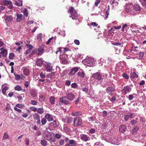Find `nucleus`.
<instances>
[{"mask_svg":"<svg viewBox=\"0 0 146 146\" xmlns=\"http://www.w3.org/2000/svg\"><path fill=\"white\" fill-rule=\"evenodd\" d=\"M126 7V12L132 15H136V12L139 11L141 9V7L139 5L136 4L133 5L132 3L128 4Z\"/></svg>","mask_w":146,"mask_h":146,"instance_id":"f257e3e1","label":"nucleus"},{"mask_svg":"<svg viewBox=\"0 0 146 146\" xmlns=\"http://www.w3.org/2000/svg\"><path fill=\"white\" fill-rule=\"evenodd\" d=\"M82 62L84 64L90 67L94 66L95 65L94 59L92 58L86 57L82 61Z\"/></svg>","mask_w":146,"mask_h":146,"instance_id":"f03ea898","label":"nucleus"},{"mask_svg":"<svg viewBox=\"0 0 146 146\" xmlns=\"http://www.w3.org/2000/svg\"><path fill=\"white\" fill-rule=\"evenodd\" d=\"M68 12L71 13L70 17H72L73 19H78V14L76 11L72 7H70Z\"/></svg>","mask_w":146,"mask_h":146,"instance_id":"7ed1b4c3","label":"nucleus"},{"mask_svg":"<svg viewBox=\"0 0 146 146\" xmlns=\"http://www.w3.org/2000/svg\"><path fill=\"white\" fill-rule=\"evenodd\" d=\"M58 105L62 106L63 104L66 105L69 104H71V103L68 100L66 96L64 97H62L59 98V101L58 102Z\"/></svg>","mask_w":146,"mask_h":146,"instance_id":"20e7f679","label":"nucleus"},{"mask_svg":"<svg viewBox=\"0 0 146 146\" xmlns=\"http://www.w3.org/2000/svg\"><path fill=\"white\" fill-rule=\"evenodd\" d=\"M115 85L114 84H113L112 86L108 87L106 90V92L110 96H112L113 92L115 90Z\"/></svg>","mask_w":146,"mask_h":146,"instance_id":"39448f33","label":"nucleus"},{"mask_svg":"<svg viewBox=\"0 0 146 146\" xmlns=\"http://www.w3.org/2000/svg\"><path fill=\"white\" fill-rule=\"evenodd\" d=\"M33 117L37 125L39 126L41 125L40 115L36 113H34L33 115Z\"/></svg>","mask_w":146,"mask_h":146,"instance_id":"423d86ee","label":"nucleus"},{"mask_svg":"<svg viewBox=\"0 0 146 146\" xmlns=\"http://www.w3.org/2000/svg\"><path fill=\"white\" fill-rule=\"evenodd\" d=\"M7 25L9 27L12 24L13 19V17L11 16H6L4 17Z\"/></svg>","mask_w":146,"mask_h":146,"instance_id":"0eeeda50","label":"nucleus"},{"mask_svg":"<svg viewBox=\"0 0 146 146\" xmlns=\"http://www.w3.org/2000/svg\"><path fill=\"white\" fill-rule=\"evenodd\" d=\"M102 75H101L100 72H97L93 74L92 75V77L98 81L100 83L103 80V79H102Z\"/></svg>","mask_w":146,"mask_h":146,"instance_id":"6e6552de","label":"nucleus"},{"mask_svg":"<svg viewBox=\"0 0 146 146\" xmlns=\"http://www.w3.org/2000/svg\"><path fill=\"white\" fill-rule=\"evenodd\" d=\"M73 123L75 127L80 126L82 124V119L79 117L74 118Z\"/></svg>","mask_w":146,"mask_h":146,"instance_id":"1a4fd4ad","label":"nucleus"},{"mask_svg":"<svg viewBox=\"0 0 146 146\" xmlns=\"http://www.w3.org/2000/svg\"><path fill=\"white\" fill-rule=\"evenodd\" d=\"M112 61L111 58H108L106 59L103 60L102 64V66L106 67L110 65Z\"/></svg>","mask_w":146,"mask_h":146,"instance_id":"9d476101","label":"nucleus"},{"mask_svg":"<svg viewBox=\"0 0 146 146\" xmlns=\"http://www.w3.org/2000/svg\"><path fill=\"white\" fill-rule=\"evenodd\" d=\"M80 137L81 139L84 141L87 142L90 140V138L89 136L85 134H82Z\"/></svg>","mask_w":146,"mask_h":146,"instance_id":"9b49d317","label":"nucleus"},{"mask_svg":"<svg viewBox=\"0 0 146 146\" xmlns=\"http://www.w3.org/2000/svg\"><path fill=\"white\" fill-rule=\"evenodd\" d=\"M62 120L64 122L70 124L72 122L73 118L71 117H65L62 118Z\"/></svg>","mask_w":146,"mask_h":146,"instance_id":"f8f14e48","label":"nucleus"},{"mask_svg":"<svg viewBox=\"0 0 146 146\" xmlns=\"http://www.w3.org/2000/svg\"><path fill=\"white\" fill-rule=\"evenodd\" d=\"M60 58L63 63L66 64L67 62L68 58L66 55L65 54L63 55L62 56L61 55L60 56Z\"/></svg>","mask_w":146,"mask_h":146,"instance_id":"ddd939ff","label":"nucleus"},{"mask_svg":"<svg viewBox=\"0 0 146 146\" xmlns=\"http://www.w3.org/2000/svg\"><path fill=\"white\" fill-rule=\"evenodd\" d=\"M67 99L69 102L72 101L75 98V96L72 93H69L67 94L66 96Z\"/></svg>","mask_w":146,"mask_h":146,"instance_id":"4468645a","label":"nucleus"},{"mask_svg":"<svg viewBox=\"0 0 146 146\" xmlns=\"http://www.w3.org/2000/svg\"><path fill=\"white\" fill-rule=\"evenodd\" d=\"M131 88L129 86H127L123 87L122 91L125 94H126L131 92Z\"/></svg>","mask_w":146,"mask_h":146,"instance_id":"2eb2a0df","label":"nucleus"},{"mask_svg":"<svg viewBox=\"0 0 146 146\" xmlns=\"http://www.w3.org/2000/svg\"><path fill=\"white\" fill-rule=\"evenodd\" d=\"M44 117L48 122H50L53 120V116L48 113H47L45 115Z\"/></svg>","mask_w":146,"mask_h":146,"instance_id":"dca6fc26","label":"nucleus"},{"mask_svg":"<svg viewBox=\"0 0 146 146\" xmlns=\"http://www.w3.org/2000/svg\"><path fill=\"white\" fill-rule=\"evenodd\" d=\"M52 134L53 135H54V133H50L48 132L47 133L45 134L44 137L45 139L48 141H50V140L52 137Z\"/></svg>","mask_w":146,"mask_h":146,"instance_id":"f3484780","label":"nucleus"},{"mask_svg":"<svg viewBox=\"0 0 146 146\" xmlns=\"http://www.w3.org/2000/svg\"><path fill=\"white\" fill-rule=\"evenodd\" d=\"M78 67L72 68L69 73V75L71 76L74 75L78 71Z\"/></svg>","mask_w":146,"mask_h":146,"instance_id":"a211bd4d","label":"nucleus"},{"mask_svg":"<svg viewBox=\"0 0 146 146\" xmlns=\"http://www.w3.org/2000/svg\"><path fill=\"white\" fill-rule=\"evenodd\" d=\"M127 128L126 126L124 125H122L120 126L119 127V131L121 133H123L125 132Z\"/></svg>","mask_w":146,"mask_h":146,"instance_id":"6ab92c4d","label":"nucleus"},{"mask_svg":"<svg viewBox=\"0 0 146 146\" xmlns=\"http://www.w3.org/2000/svg\"><path fill=\"white\" fill-rule=\"evenodd\" d=\"M44 45L43 44L39 46L38 49V51L39 53L38 54H42L43 53L44 51Z\"/></svg>","mask_w":146,"mask_h":146,"instance_id":"aec40b11","label":"nucleus"},{"mask_svg":"<svg viewBox=\"0 0 146 146\" xmlns=\"http://www.w3.org/2000/svg\"><path fill=\"white\" fill-rule=\"evenodd\" d=\"M16 21L18 22H20L23 18L24 17L23 15L21 14H19L17 13L16 14Z\"/></svg>","mask_w":146,"mask_h":146,"instance_id":"412c9836","label":"nucleus"},{"mask_svg":"<svg viewBox=\"0 0 146 146\" xmlns=\"http://www.w3.org/2000/svg\"><path fill=\"white\" fill-rule=\"evenodd\" d=\"M45 67L48 72H50L52 70V66L50 63H48L45 66Z\"/></svg>","mask_w":146,"mask_h":146,"instance_id":"4be33fe9","label":"nucleus"},{"mask_svg":"<svg viewBox=\"0 0 146 146\" xmlns=\"http://www.w3.org/2000/svg\"><path fill=\"white\" fill-rule=\"evenodd\" d=\"M133 114L130 113H128L127 115L124 116V119L125 121H127L129 119L133 117Z\"/></svg>","mask_w":146,"mask_h":146,"instance_id":"5701e85b","label":"nucleus"},{"mask_svg":"<svg viewBox=\"0 0 146 146\" xmlns=\"http://www.w3.org/2000/svg\"><path fill=\"white\" fill-rule=\"evenodd\" d=\"M118 0H111L110 1V3L113 6H116L118 4Z\"/></svg>","mask_w":146,"mask_h":146,"instance_id":"b1692460","label":"nucleus"},{"mask_svg":"<svg viewBox=\"0 0 146 146\" xmlns=\"http://www.w3.org/2000/svg\"><path fill=\"white\" fill-rule=\"evenodd\" d=\"M72 115L73 116H80L82 115V113L80 111L76 112L74 111L72 112Z\"/></svg>","mask_w":146,"mask_h":146,"instance_id":"393cba45","label":"nucleus"},{"mask_svg":"<svg viewBox=\"0 0 146 146\" xmlns=\"http://www.w3.org/2000/svg\"><path fill=\"white\" fill-rule=\"evenodd\" d=\"M30 93L31 96L33 97H35L37 95L36 92L34 89L31 90L30 91Z\"/></svg>","mask_w":146,"mask_h":146,"instance_id":"a878e982","label":"nucleus"},{"mask_svg":"<svg viewBox=\"0 0 146 146\" xmlns=\"http://www.w3.org/2000/svg\"><path fill=\"white\" fill-rule=\"evenodd\" d=\"M129 29V27L128 25L127 24H124L122 26V32H124L125 33H126Z\"/></svg>","mask_w":146,"mask_h":146,"instance_id":"bb28decb","label":"nucleus"},{"mask_svg":"<svg viewBox=\"0 0 146 146\" xmlns=\"http://www.w3.org/2000/svg\"><path fill=\"white\" fill-rule=\"evenodd\" d=\"M36 111L38 114H42L44 113V110L42 108H39L37 109Z\"/></svg>","mask_w":146,"mask_h":146,"instance_id":"cd10ccee","label":"nucleus"},{"mask_svg":"<svg viewBox=\"0 0 146 146\" xmlns=\"http://www.w3.org/2000/svg\"><path fill=\"white\" fill-rule=\"evenodd\" d=\"M42 63L43 61L41 59H38L36 61V64L37 66H40Z\"/></svg>","mask_w":146,"mask_h":146,"instance_id":"c85d7f7f","label":"nucleus"},{"mask_svg":"<svg viewBox=\"0 0 146 146\" xmlns=\"http://www.w3.org/2000/svg\"><path fill=\"white\" fill-rule=\"evenodd\" d=\"M15 5L19 7L22 6L23 4V2L22 0H17L15 1Z\"/></svg>","mask_w":146,"mask_h":146,"instance_id":"c756f323","label":"nucleus"},{"mask_svg":"<svg viewBox=\"0 0 146 146\" xmlns=\"http://www.w3.org/2000/svg\"><path fill=\"white\" fill-rule=\"evenodd\" d=\"M55 98L53 96H51L49 98V101L52 105L54 104L55 101Z\"/></svg>","mask_w":146,"mask_h":146,"instance_id":"7c9ffc66","label":"nucleus"},{"mask_svg":"<svg viewBox=\"0 0 146 146\" xmlns=\"http://www.w3.org/2000/svg\"><path fill=\"white\" fill-rule=\"evenodd\" d=\"M69 144L71 145V146H76L77 144L76 141L73 140H70L69 141Z\"/></svg>","mask_w":146,"mask_h":146,"instance_id":"2f4dec72","label":"nucleus"},{"mask_svg":"<svg viewBox=\"0 0 146 146\" xmlns=\"http://www.w3.org/2000/svg\"><path fill=\"white\" fill-rule=\"evenodd\" d=\"M3 4L6 5H11L12 4V2L10 0L7 1L4 0L3 2Z\"/></svg>","mask_w":146,"mask_h":146,"instance_id":"473e14b6","label":"nucleus"},{"mask_svg":"<svg viewBox=\"0 0 146 146\" xmlns=\"http://www.w3.org/2000/svg\"><path fill=\"white\" fill-rule=\"evenodd\" d=\"M41 121V125H45L47 122V120L46 118H42Z\"/></svg>","mask_w":146,"mask_h":146,"instance_id":"72a5a7b5","label":"nucleus"},{"mask_svg":"<svg viewBox=\"0 0 146 146\" xmlns=\"http://www.w3.org/2000/svg\"><path fill=\"white\" fill-rule=\"evenodd\" d=\"M138 129V127L137 126H135L132 129L131 132L133 134H134L137 132Z\"/></svg>","mask_w":146,"mask_h":146,"instance_id":"f704fd0d","label":"nucleus"},{"mask_svg":"<svg viewBox=\"0 0 146 146\" xmlns=\"http://www.w3.org/2000/svg\"><path fill=\"white\" fill-rule=\"evenodd\" d=\"M78 75L81 78H83L84 76V74L83 71H79L78 73Z\"/></svg>","mask_w":146,"mask_h":146,"instance_id":"c9c22d12","label":"nucleus"},{"mask_svg":"<svg viewBox=\"0 0 146 146\" xmlns=\"http://www.w3.org/2000/svg\"><path fill=\"white\" fill-rule=\"evenodd\" d=\"M9 137V135L8 134L7 132H6L4 134L3 138V140H5L8 138Z\"/></svg>","mask_w":146,"mask_h":146,"instance_id":"e433bc0d","label":"nucleus"},{"mask_svg":"<svg viewBox=\"0 0 146 146\" xmlns=\"http://www.w3.org/2000/svg\"><path fill=\"white\" fill-rule=\"evenodd\" d=\"M24 105L23 104H17L16 105L15 107L20 108H22L24 107Z\"/></svg>","mask_w":146,"mask_h":146,"instance_id":"4c0bfd02","label":"nucleus"},{"mask_svg":"<svg viewBox=\"0 0 146 146\" xmlns=\"http://www.w3.org/2000/svg\"><path fill=\"white\" fill-rule=\"evenodd\" d=\"M23 72L25 75L27 76L29 74V70L28 69L26 68L24 69Z\"/></svg>","mask_w":146,"mask_h":146,"instance_id":"58836bf2","label":"nucleus"},{"mask_svg":"<svg viewBox=\"0 0 146 146\" xmlns=\"http://www.w3.org/2000/svg\"><path fill=\"white\" fill-rule=\"evenodd\" d=\"M42 33H40L37 35V38L39 41L42 40Z\"/></svg>","mask_w":146,"mask_h":146,"instance_id":"ea45409f","label":"nucleus"},{"mask_svg":"<svg viewBox=\"0 0 146 146\" xmlns=\"http://www.w3.org/2000/svg\"><path fill=\"white\" fill-rule=\"evenodd\" d=\"M122 77L126 80H128L129 78V76L126 73H123L122 75Z\"/></svg>","mask_w":146,"mask_h":146,"instance_id":"a19ab883","label":"nucleus"},{"mask_svg":"<svg viewBox=\"0 0 146 146\" xmlns=\"http://www.w3.org/2000/svg\"><path fill=\"white\" fill-rule=\"evenodd\" d=\"M15 90H16L20 91L22 89L21 87L19 85H17L15 87Z\"/></svg>","mask_w":146,"mask_h":146,"instance_id":"79ce46f5","label":"nucleus"},{"mask_svg":"<svg viewBox=\"0 0 146 146\" xmlns=\"http://www.w3.org/2000/svg\"><path fill=\"white\" fill-rule=\"evenodd\" d=\"M47 141L45 140H41V144L43 146H46V145Z\"/></svg>","mask_w":146,"mask_h":146,"instance_id":"37998d69","label":"nucleus"},{"mask_svg":"<svg viewBox=\"0 0 146 146\" xmlns=\"http://www.w3.org/2000/svg\"><path fill=\"white\" fill-rule=\"evenodd\" d=\"M82 90L86 94H88V92L89 89L88 87H85L82 88Z\"/></svg>","mask_w":146,"mask_h":146,"instance_id":"c03bdc74","label":"nucleus"},{"mask_svg":"<svg viewBox=\"0 0 146 146\" xmlns=\"http://www.w3.org/2000/svg\"><path fill=\"white\" fill-rule=\"evenodd\" d=\"M94 91L93 90L92 88H90L89 89V91H88V94H89L90 95H92L94 94Z\"/></svg>","mask_w":146,"mask_h":146,"instance_id":"a18cd8bd","label":"nucleus"},{"mask_svg":"<svg viewBox=\"0 0 146 146\" xmlns=\"http://www.w3.org/2000/svg\"><path fill=\"white\" fill-rule=\"evenodd\" d=\"M71 87L72 88L76 89L78 88V86L77 84L75 83H74L71 85Z\"/></svg>","mask_w":146,"mask_h":146,"instance_id":"49530a36","label":"nucleus"},{"mask_svg":"<svg viewBox=\"0 0 146 146\" xmlns=\"http://www.w3.org/2000/svg\"><path fill=\"white\" fill-rule=\"evenodd\" d=\"M61 48L62 52L63 51L64 52V53H65V52H67L69 50L68 48H66V47H65V48L61 47Z\"/></svg>","mask_w":146,"mask_h":146,"instance_id":"de8ad7c7","label":"nucleus"},{"mask_svg":"<svg viewBox=\"0 0 146 146\" xmlns=\"http://www.w3.org/2000/svg\"><path fill=\"white\" fill-rule=\"evenodd\" d=\"M131 77L133 78H135V77H137V75L134 72H133L131 73Z\"/></svg>","mask_w":146,"mask_h":146,"instance_id":"09e8293b","label":"nucleus"},{"mask_svg":"<svg viewBox=\"0 0 146 146\" xmlns=\"http://www.w3.org/2000/svg\"><path fill=\"white\" fill-rule=\"evenodd\" d=\"M64 143V141L63 139H60L59 141V144L60 145H63Z\"/></svg>","mask_w":146,"mask_h":146,"instance_id":"8fccbe9b","label":"nucleus"},{"mask_svg":"<svg viewBox=\"0 0 146 146\" xmlns=\"http://www.w3.org/2000/svg\"><path fill=\"white\" fill-rule=\"evenodd\" d=\"M108 114L107 111L106 110H104L102 112V116L103 117H106Z\"/></svg>","mask_w":146,"mask_h":146,"instance_id":"3c124183","label":"nucleus"},{"mask_svg":"<svg viewBox=\"0 0 146 146\" xmlns=\"http://www.w3.org/2000/svg\"><path fill=\"white\" fill-rule=\"evenodd\" d=\"M7 51L3 52H0V54H1L3 57H5L6 56L7 54Z\"/></svg>","mask_w":146,"mask_h":146,"instance_id":"603ef678","label":"nucleus"},{"mask_svg":"<svg viewBox=\"0 0 146 146\" xmlns=\"http://www.w3.org/2000/svg\"><path fill=\"white\" fill-rule=\"evenodd\" d=\"M31 104L33 105H36L38 102L34 100H32L31 101Z\"/></svg>","mask_w":146,"mask_h":146,"instance_id":"864d4df0","label":"nucleus"},{"mask_svg":"<svg viewBox=\"0 0 146 146\" xmlns=\"http://www.w3.org/2000/svg\"><path fill=\"white\" fill-rule=\"evenodd\" d=\"M40 76L42 78H45V73L42 72L40 74Z\"/></svg>","mask_w":146,"mask_h":146,"instance_id":"5fc2aeb1","label":"nucleus"},{"mask_svg":"<svg viewBox=\"0 0 146 146\" xmlns=\"http://www.w3.org/2000/svg\"><path fill=\"white\" fill-rule=\"evenodd\" d=\"M54 137L58 139H59L61 138V135L58 133H56L54 135Z\"/></svg>","mask_w":146,"mask_h":146,"instance_id":"6e6d98bb","label":"nucleus"},{"mask_svg":"<svg viewBox=\"0 0 146 146\" xmlns=\"http://www.w3.org/2000/svg\"><path fill=\"white\" fill-rule=\"evenodd\" d=\"M23 13L24 15L26 17H27L28 15L27 9H25L23 11Z\"/></svg>","mask_w":146,"mask_h":146,"instance_id":"4d7b16f0","label":"nucleus"},{"mask_svg":"<svg viewBox=\"0 0 146 146\" xmlns=\"http://www.w3.org/2000/svg\"><path fill=\"white\" fill-rule=\"evenodd\" d=\"M144 53L143 52H141L139 54V58L140 59H142Z\"/></svg>","mask_w":146,"mask_h":146,"instance_id":"13d9d810","label":"nucleus"},{"mask_svg":"<svg viewBox=\"0 0 146 146\" xmlns=\"http://www.w3.org/2000/svg\"><path fill=\"white\" fill-rule=\"evenodd\" d=\"M100 83V84L104 87H105L106 86H107L108 84V82H106L105 83H104L102 82L101 81V82Z\"/></svg>","mask_w":146,"mask_h":146,"instance_id":"bf43d9fd","label":"nucleus"},{"mask_svg":"<svg viewBox=\"0 0 146 146\" xmlns=\"http://www.w3.org/2000/svg\"><path fill=\"white\" fill-rule=\"evenodd\" d=\"M15 76V79L17 80H19L21 78L20 76L17 74H14Z\"/></svg>","mask_w":146,"mask_h":146,"instance_id":"052dcab7","label":"nucleus"},{"mask_svg":"<svg viewBox=\"0 0 146 146\" xmlns=\"http://www.w3.org/2000/svg\"><path fill=\"white\" fill-rule=\"evenodd\" d=\"M30 109L31 110L34 112L36 111L37 110V109L34 106L31 107Z\"/></svg>","mask_w":146,"mask_h":146,"instance_id":"680f3d73","label":"nucleus"},{"mask_svg":"<svg viewBox=\"0 0 146 146\" xmlns=\"http://www.w3.org/2000/svg\"><path fill=\"white\" fill-rule=\"evenodd\" d=\"M137 123V121L134 119H133V120H131L130 122V123L133 125H135L136 123Z\"/></svg>","mask_w":146,"mask_h":146,"instance_id":"e2e57ef3","label":"nucleus"},{"mask_svg":"<svg viewBox=\"0 0 146 146\" xmlns=\"http://www.w3.org/2000/svg\"><path fill=\"white\" fill-rule=\"evenodd\" d=\"M15 56L14 54L13 53L10 54L9 56V58L10 59H13L14 58Z\"/></svg>","mask_w":146,"mask_h":146,"instance_id":"0e129e2a","label":"nucleus"},{"mask_svg":"<svg viewBox=\"0 0 146 146\" xmlns=\"http://www.w3.org/2000/svg\"><path fill=\"white\" fill-rule=\"evenodd\" d=\"M14 109L15 111L19 113H21L22 112V111L21 110L18 108L17 107H14Z\"/></svg>","mask_w":146,"mask_h":146,"instance_id":"69168bd1","label":"nucleus"},{"mask_svg":"<svg viewBox=\"0 0 146 146\" xmlns=\"http://www.w3.org/2000/svg\"><path fill=\"white\" fill-rule=\"evenodd\" d=\"M141 3L143 6L146 7V0H142Z\"/></svg>","mask_w":146,"mask_h":146,"instance_id":"338daca9","label":"nucleus"},{"mask_svg":"<svg viewBox=\"0 0 146 146\" xmlns=\"http://www.w3.org/2000/svg\"><path fill=\"white\" fill-rule=\"evenodd\" d=\"M70 84H71L70 81L69 80L66 81L65 83V84L66 85L68 86H70Z\"/></svg>","mask_w":146,"mask_h":146,"instance_id":"774afa93","label":"nucleus"}]
</instances>
